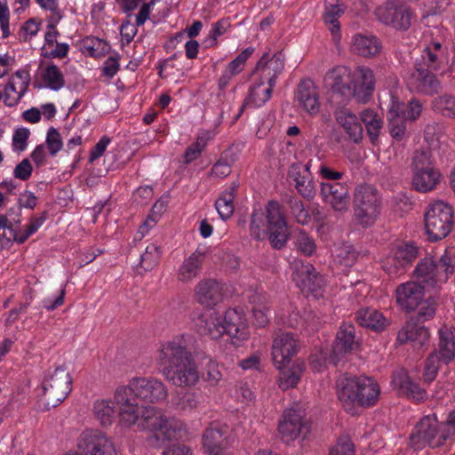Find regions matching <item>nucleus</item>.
I'll return each instance as SVG.
<instances>
[{
  "label": "nucleus",
  "mask_w": 455,
  "mask_h": 455,
  "mask_svg": "<svg viewBox=\"0 0 455 455\" xmlns=\"http://www.w3.org/2000/svg\"><path fill=\"white\" fill-rule=\"evenodd\" d=\"M370 70L358 66L351 72L344 66H338L324 76L325 86L330 90L331 104L343 108L351 99L357 103L365 104L370 100Z\"/></svg>",
  "instance_id": "nucleus-1"
},
{
  "label": "nucleus",
  "mask_w": 455,
  "mask_h": 455,
  "mask_svg": "<svg viewBox=\"0 0 455 455\" xmlns=\"http://www.w3.org/2000/svg\"><path fill=\"white\" fill-rule=\"evenodd\" d=\"M163 373L177 387L194 386L199 380V372L183 337L164 343L158 357Z\"/></svg>",
  "instance_id": "nucleus-2"
},
{
  "label": "nucleus",
  "mask_w": 455,
  "mask_h": 455,
  "mask_svg": "<svg viewBox=\"0 0 455 455\" xmlns=\"http://www.w3.org/2000/svg\"><path fill=\"white\" fill-rule=\"evenodd\" d=\"M299 348L298 339L291 332H279L272 342V360L280 371V387L286 390L294 387L301 378L305 364L302 361L292 359Z\"/></svg>",
  "instance_id": "nucleus-3"
},
{
  "label": "nucleus",
  "mask_w": 455,
  "mask_h": 455,
  "mask_svg": "<svg viewBox=\"0 0 455 455\" xmlns=\"http://www.w3.org/2000/svg\"><path fill=\"white\" fill-rule=\"evenodd\" d=\"M135 425L140 430L151 433L147 442L149 446L156 448L163 447L168 442L177 439L180 430L179 424L169 419L156 406L141 407Z\"/></svg>",
  "instance_id": "nucleus-4"
},
{
  "label": "nucleus",
  "mask_w": 455,
  "mask_h": 455,
  "mask_svg": "<svg viewBox=\"0 0 455 455\" xmlns=\"http://www.w3.org/2000/svg\"><path fill=\"white\" fill-rule=\"evenodd\" d=\"M439 68V56L430 49H424L415 59L413 69L406 78L409 90L425 95L437 93L441 88V83L434 71Z\"/></svg>",
  "instance_id": "nucleus-5"
},
{
  "label": "nucleus",
  "mask_w": 455,
  "mask_h": 455,
  "mask_svg": "<svg viewBox=\"0 0 455 455\" xmlns=\"http://www.w3.org/2000/svg\"><path fill=\"white\" fill-rule=\"evenodd\" d=\"M435 414L422 418L415 426L411 434V443L415 449H419L426 444L430 447L442 446L447 439L455 435V410L451 411L445 422L441 424Z\"/></svg>",
  "instance_id": "nucleus-6"
},
{
  "label": "nucleus",
  "mask_w": 455,
  "mask_h": 455,
  "mask_svg": "<svg viewBox=\"0 0 455 455\" xmlns=\"http://www.w3.org/2000/svg\"><path fill=\"white\" fill-rule=\"evenodd\" d=\"M72 389L71 376L63 366L49 370L44 378L39 402L44 410L60 405Z\"/></svg>",
  "instance_id": "nucleus-7"
},
{
  "label": "nucleus",
  "mask_w": 455,
  "mask_h": 455,
  "mask_svg": "<svg viewBox=\"0 0 455 455\" xmlns=\"http://www.w3.org/2000/svg\"><path fill=\"white\" fill-rule=\"evenodd\" d=\"M411 185L420 193L434 190L440 183L442 174L435 167L432 154L429 150H416L411 161Z\"/></svg>",
  "instance_id": "nucleus-8"
},
{
  "label": "nucleus",
  "mask_w": 455,
  "mask_h": 455,
  "mask_svg": "<svg viewBox=\"0 0 455 455\" xmlns=\"http://www.w3.org/2000/svg\"><path fill=\"white\" fill-rule=\"evenodd\" d=\"M366 377H339L336 381L337 394L343 408L352 415L356 407L370 406V397L365 395Z\"/></svg>",
  "instance_id": "nucleus-9"
},
{
  "label": "nucleus",
  "mask_w": 455,
  "mask_h": 455,
  "mask_svg": "<svg viewBox=\"0 0 455 455\" xmlns=\"http://www.w3.org/2000/svg\"><path fill=\"white\" fill-rule=\"evenodd\" d=\"M453 226V211L451 205L442 201L431 204L425 213V228L431 242L446 237Z\"/></svg>",
  "instance_id": "nucleus-10"
},
{
  "label": "nucleus",
  "mask_w": 455,
  "mask_h": 455,
  "mask_svg": "<svg viewBox=\"0 0 455 455\" xmlns=\"http://www.w3.org/2000/svg\"><path fill=\"white\" fill-rule=\"evenodd\" d=\"M360 347L361 339L355 336V326L349 323H342L329 353L330 363L336 368H342L349 355Z\"/></svg>",
  "instance_id": "nucleus-11"
},
{
  "label": "nucleus",
  "mask_w": 455,
  "mask_h": 455,
  "mask_svg": "<svg viewBox=\"0 0 455 455\" xmlns=\"http://www.w3.org/2000/svg\"><path fill=\"white\" fill-rule=\"evenodd\" d=\"M267 230L270 245L275 250L285 247L290 237L285 216L281 209V204L275 200L268 201L266 205Z\"/></svg>",
  "instance_id": "nucleus-12"
},
{
  "label": "nucleus",
  "mask_w": 455,
  "mask_h": 455,
  "mask_svg": "<svg viewBox=\"0 0 455 455\" xmlns=\"http://www.w3.org/2000/svg\"><path fill=\"white\" fill-rule=\"evenodd\" d=\"M134 386V379H132L127 385L119 386L114 394L115 403L119 407L120 420L126 427L136 424L138 412L141 409L139 406L140 397Z\"/></svg>",
  "instance_id": "nucleus-13"
},
{
  "label": "nucleus",
  "mask_w": 455,
  "mask_h": 455,
  "mask_svg": "<svg viewBox=\"0 0 455 455\" xmlns=\"http://www.w3.org/2000/svg\"><path fill=\"white\" fill-rule=\"evenodd\" d=\"M374 15L382 24L400 31L408 30L413 19L412 11L409 6L392 1L377 7Z\"/></svg>",
  "instance_id": "nucleus-14"
},
{
  "label": "nucleus",
  "mask_w": 455,
  "mask_h": 455,
  "mask_svg": "<svg viewBox=\"0 0 455 455\" xmlns=\"http://www.w3.org/2000/svg\"><path fill=\"white\" fill-rule=\"evenodd\" d=\"M277 430L281 440L290 443L300 435L305 437L310 432V425L301 411L287 409L283 412Z\"/></svg>",
  "instance_id": "nucleus-15"
},
{
  "label": "nucleus",
  "mask_w": 455,
  "mask_h": 455,
  "mask_svg": "<svg viewBox=\"0 0 455 455\" xmlns=\"http://www.w3.org/2000/svg\"><path fill=\"white\" fill-rule=\"evenodd\" d=\"M231 443V429L226 424L212 422L203 435V445L205 451L219 455L228 449Z\"/></svg>",
  "instance_id": "nucleus-16"
},
{
  "label": "nucleus",
  "mask_w": 455,
  "mask_h": 455,
  "mask_svg": "<svg viewBox=\"0 0 455 455\" xmlns=\"http://www.w3.org/2000/svg\"><path fill=\"white\" fill-rule=\"evenodd\" d=\"M78 448L84 455H116L111 441L98 430L84 431L79 438Z\"/></svg>",
  "instance_id": "nucleus-17"
},
{
  "label": "nucleus",
  "mask_w": 455,
  "mask_h": 455,
  "mask_svg": "<svg viewBox=\"0 0 455 455\" xmlns=\"http://www.w3.org/2000/svg\"><path fill=\"white\" fill-rule=\"evenodd\" d=\"M223 334L227 333L231 338L235 346H239L249 338L248 324L242 312L235 308H229L222 317Z\"/></svg>",
  "instance_id": "nucleus-18"
},
{
  "label": "nucleus",
  "mask_w": 455,
  "mask_h": 455,
  "mask_svg": "<svg viewBox=\"0 0 455 455\" xmlns=\"http://www.w3.org/2000/svg\"><path fill=\"white\" fill-rule=\"evenodd\" d=\"M283 69L284 56L281 52H277L272 56L268 52L264 53L255 67V71L259 73V80H266L270 86L275 85L276 78Z\"/></svg>",
  "instance_id": "nucleus-19"
},
{
  "label": "nucleus",
  "mask_w": 455,
  "mask_h": 455,
  "mask_svg": "<svg viewBox=\"0 0 455 455\" xmlns=\"http://www.w3.org/2000/svg\"><path fill=\"white\" fill-rule=\"evenodd\" d=\"M429 331L423 324L415 321H407L397 334V342L410 343L417 351H424L429 341Z\"/></svg>",
  "instance_id": "nucleus-20"
},
{
  "label": "nucleus",
  "mask_w": 455,
  "mask_h": 455,
  "mask_svg": "<svg viewBox=\"0 0 455 455\" xmlns=\"http://www.w3.org/2000/svg\"><path fill=\"white\" fill-rule=\"evenodd\" d=\"M195 292L200 304L211 307L223 300L224 283L216 279H204L196 285Z\"/></svg>",
  "instance_id": "nucleus-21"
},
{
  "label": "nucleus",
  "mask_w": 455,
  "mask_h": 455,
  "mask_svg": "<svg viewBox=\"0 0 455 455\" xmlns=\"http://www.w3.org/2000/svg\"><path fill=\"white\" fill-rule=\"evenodd\" d=\"M140 400L148 403H159L167 397L164 384L153 378H133Z\"/></svg>",
  "instance_id": "nucleus-22"
},
{
  "label": "nucleus",
  "mask_w": 455,
  "mask_h": 455,
  "mask_svg": "<svg viewBox=\"0 0 455 455\" xmlns=\"http://www.w3.org/2000/svg\"><path fill=\"white\" fill-rule=\"evenodd\" d=\"M425 287L418 282H408L400 284L396 289L397 303L406 311L416 309L422 302Z\"/></svg>",
  "instance_id": "nucleus-23"
},
{
  "label": "nucleus",
  "mask_w": 455,
  "mask_h": 455,
  "mask_svg": "<svg viewBox=\"0 0 455 455\" xmlns=\"http://www.w3.org/2000/svg\"><path fill=\"white\" fill-rule=\"evenodd\" d=\"M293 280L304 291L317 293L322 286V277L310 263L297 262L293 273Z\"/></svg>",
  "instance_id": "nucleus-24"
},
{
  "label": "nucleus",
  "mask_w": 455,
  "mask_h": 455,
  "mask_svg": "<svg viewBox=\"0 0 455 455\" xmlns=\"http://www.w3.org/2000/svg\"><path fill=\"white\" fill-rule=\"evenodd\" d=\"M320 194L323 200L338 212L347 209L348 190L339 182H322Z\"/></svg>",
  "instance_id": "nucleus-25"
},
{
  "label": "nucleus",
  "mask_w": 455,
  "mask_h": 455,
  "mask_svg": "<svg viewBox=\"0 0 455 455\" xmlns=\"http://www.w3.org/2000/svg\"><path fill=\"white\" fill-rule=\"evenodd\" d=\"M354 220L367 228L370 223V186L366 182L357 185L353 198Z\"/></svg>",
  "instance_id": "nucleus-26"
},
{
  "label": "nucleus",
  "mask_w": 455,
  "mask_h": 455,
  "mask_svg": "<svg viewBox=\"0 0 455 455\" xmlns=\"http://www.w3.org/2000/svg\"><path fill=\"white\" fill-rule=\"evenodd\" d=\"M414 277L419 283L435 287L446 282V274L439 271L436 262L431 258L422 259L414 270Z\"/></svg>",
  "instance_id": "nucleus-27"
},
{
  "label": "nucleus",
  "mask_w": 455,
  "mask_h": 455,
  "mask_svg": "<svg viewBox=\"0 0 455 455\" xmlns=\"http://www.w3.org/2000/svg\"><path fill=\"white\" fill-rule=\"evenodd\" d=\"M288 176L294 182L297 191L307 200H312L316 194L315 182L311 173H304L301 163L290 166Z\"/></svg>",
  "instance_id": "nucleus-28"
},
{
  "label": "nucleus",
  "mask_w": 455,
  "mask_h": 455,
  "mask_svg": "<svg viewBox=\"0 0 455 455\" xmlns=\"http://www.w3.org/2000/svg\"><path fill=\"white\" fill-rule=\"evenodd\" d=\"M296 98L299 106L308 114L315 115L319 112V96L316 87L311 79H304L299 83Z\"/></svg>",
  "instance_id": "nucleus-29"
},
{
  "label": "nucleus",
  "mask_w": 455,
  "mask_h": 455,
  "mask_svg": "<svg viewBox=\"0 0 455 455\" xmlns=\"http://www.w3.org/2000/svg\"><path fill=\"white\" fill-rule=\"evenodd\" d=\"M197 331L204 336L217 339L223 335L222 316L216 312L206 310L195 321Z\"/></svg>",
  "instance_id": "nucleus-30"
},
{
  "label": "nucleus",
  "mask_w": 455,
  "mask_h": 455,
  "mask_svg": "<svg viewBox=\"0 0 455 455\" xmlns=\"http://www.w3.org/2000/svg\"><path fill=\"white\" fill-rule=\"evenodd\" d=\"M344 0H325L323 20L331 33L332 40L338 44L341 39L339 19L345 12Z\"/></svg>",
  "instance_id": "nucleus-31"
},
{
  "label": "nucleus",
  "mask_w": 455,
  "mask_h": 455,
  "mask_svg": "<svg viewBox=\"0 0 455 455\" xmlns=\"http://www.w3.org/2000/svg\"><path fill=\"white\" fill-rule=\"evenodd\" d=\"M204 260L205 253L196 250L180 264L177 272V279L183 283H191L199 275Z\"/></svg>",
  "instance_id": "nucleus-32"
},
{
  "label": "nucleus",
  "mask_w": 455,
  "mask_h": 455,
  "mask_svg": "<svg viewBox=\"0 0 455 455\" xmlns=\"http://www.w3.org/2000/svg\"><path fill=\"white\" fill-rule=\"evenodd\" d=\"M274 87L275 86H270L269 84L267 87H265L264 81L261 80L252 84L250 87L247 98L244 100L239 112L235 116L233 123L239 119L246 106L249 105L259 108L264 105L270 99Z\"/></svg>",
  "instance_id": "nucleus-33"
},
{
  "label": "nucleus",
  "mask_w": 455,
  "mask_h": 455,
  "mask_svg": "<svg viewBox=\"0 0 455 455\" xmlns=\"http://www.w3.org/2000/svg\"><path fill=\"white\" fill-rule=\"evenodd\" d=\"M238 185L233 182L225 191L221 193L215 202V208L221 220H227L231 218L234 213V199L235 197Z\"/></svg>",
  "instance_id": "nucleus-34"
},
{
  "label": "nucleus",
  "mask_w": 455,
  "mask_h": 455,
  "mask_svg": "<svg viewBox=\"0 0 455 455\" xmlns=\"http://www.w3.org/2000/svg\"><path fill=\"white\" fill-rule=\"evenodd\" d=\"M395 381L397 382L401 392H403L407 397L411 398L416 402H422L427 399V395L426 389L419 387V385L410 379L407 374H399L398 379Z\"/></svg>",
  "instance_id": "nucleus-35"
},
{
  "label": "nucleus",
  "mask_w": 455,
  "mask_h": 455,
  "mask_svg": "<svg viewBox=\"0 0 455 455\" xmlns=\"http://www.w3.org/2000/svg\"><path fill=\"white\" fill-rule=\"evenodd\" d=\"M93 413L101 426H110L116 417L115 403L111 400H97L93 405Z\"/></svg>",
  "instance_id": "nucleus-36"
},
{
  "label": "nucleus",
  "mask_w": 455,
  "mask_h": 455,
  "mask_svg": "<svg viewBox=\"0 0 455 455\" xmlns=\"http://www.w3.org/2000/svg\"><path fill=\"white\" fill-rule=\"evenodd\" d=\"M284 204L288 206L290 213L295 221L300 225H307L311 220L309 212L303 202L296 196H286Z\"/></svg>",
  "instance_id": "nucleus-37"
},
{
  "label": "nucleus",
  "mask_w": 455,
  "mask_h": 455,
  "mask_svg": "<svg viewBox=\"0 0 455 455\" xmlns=\"http://www.w3.org/2000/svg\"><path fill=\"white\" fill-rule=\"evenodd\" d=\"M440 360L448 364L455 356V341L453 334L447 331H439Z\"/></svg>",
  "instance_id": "nucleus-38"
},
{
  "label": "nucleus",
  "mask_w": 455,
  "mask_h": 455,
  "mask_svg": "<svg viewBox=\"0 0 455 455\" xmlns=\"http://www.w3.org/2000/svg\"><path fill=\"white\" fill-rule=\"evenodd\" d=\"M199 398V395L196 393L180 392L172 398L171 406L180 411H192L197 407Z\"/></svg>",
  "instance_id": "nucleus-39"
},
{
  "label": "nucleus",
  "mask_w": 455,
  "mask_h": 455,
  "mask_svg": "<svg viewBox=\"0 0 455 455\" xmlns=\"http://www.w3.org/2000/svg\"><path fill=\"white\" fill-rule=\"evenodd\" d=\"M295 249L304 256H312L316 251L314 238L303 229H298L294 235Z\"/></svg>",
  "instance_id": "nucleus-40"
},
{
  "label": "nucleus",
  "mask_w": 455,
  "mask_h": 455,
  "mask_svg": "<svg viewBox=\"0 0 455 455\" xmlns=\"http://www.w3.org/2000/svg\"><path fill=\"white\" fill-rule=\"evenodd\" d=\"M419 249L414 243H405L399 247L394 256L395 263L399 264L402 267L411 265L418 257Z\"/></svg>",
  "instance_id": "nucleus-41"
},
{
  "label": "nucleus",
  "mask_w": 455,
  "mask_h": 455,
  "mask_svg": "<svg viewBox=\"0 0 455 455\" xmlns=\"http://www.w3.org/2000/svg\"><path fill=\"white\" fill-rule=\"evenodd\" d=\"M417 308H419L418 312L415 315L410 318V321H415L419 324H422L435 316L436 312V302L433 298L429 297L426 300H422Z\"/></svg>",
  "instance_id": "nucleus-42"
},
{
  "label": "nucleus",
  "mask_w": 455,
  "mask_h": 455,
  "mask_svg": "<svg viewBox=\"0 0 455 455\" xmlns=\"http://www.w3.org/2000/svg\"><path fill=\"white\" fill-rule=\"evenodd\" d=\"M161 254L160 247L155 243H150L140 256V267L145 271L153 269L158 264Z\"/></svg>",
  "instance_id": "nucleus-43"
},
{
  "label": "nucleus",
  "mask_w": 455,
  "mask_h": 455,
  "mask_svg": "<svg viewBox=\"0 0 455 455\" xmlns=\"http://www.w3.org/2000/svg\"><path fill=\"white\" fill-rule=\"evenodd\" d=\"M350 52L353 54L370 57V36L366 33H356L352 36Z\"/></svg>",
  "instance_id": "nucleus-44"
},
{
  "label": "nucleus",
  "mask_w": 455,
  "mask_h": 455,
  "mask_svg": "<svg viewBox=\"0 0 455 455\" xmlns=\"http://www.w3.org/2000/svg\"><path fill=\"white\" fill-rule=\"evenodd\" d=\"M43 79L46 85L53 91L60 90L65 84L63 75L59 68L53 64L45 68L43 74Z\"/></svg>",
  "instance_id": "nucleus-45"
},
{
  "label": "nucleus",
  "mask_w": 455,
  "mask_h": 455,
  "mask_svg": "<svg viewBox=\"0 0 455 455\" xmlns=\"http://www.w3.org/2000/svg\"><path fill=\"white\" fill-rule=\"evenodd\" d=\"M433 108L436 112L447 117H455V97L443 95L433 100Z\"/></svg>",
  "instance_id": "nucleus-46"
},
{
  "label": "nucleus",
  "mask_w": 455,
  "mask_h": 455,
  "mask_svg": "<svg viewBox=\"0 0 455 455\" xmlns=\"http://www.w3.org/2000/svg\"><path fill=\"white\" fill-rule=\"evenodd\" d=\"M440 356L437 351L432 352L425 362V370L423 374V379L426 383L432 382L438 372L440 366Z\"/></svg>",
  "instance_id": "nucleus-47"
},
{
  "label": "nucleus",
  "mask_w": 455,
  "mask_h": 455,
  "mask_svg": "<svg viewBox=\"0 0 455 455\" xmlns=\"http://www.w3.org/2000/svg\"><path fill=\"white\" fill-rule=\"evenodd\" d=\"M259 298L257 294L251 297V302L253 304L252 315L254 318V323L259 327H264L268 323V317L267 312L268 307L259 302Z\"/></svg>",
  "instance_id": "nucleus-48"
},
{
  "label": "nucleus",
  "mask_w": 455,
  "mask_h": 455,
  "mask_svg": "<svg viewBox=\"0 0 455 455\" xmlns=\"http://www.w3.org/2000/svg\"><path fill=\"white\" fill-rule=\"evenodd\" d=\"M392 118H390L389 127L390 133L394 139L397 141H401L407 137V120L403 117H400L398 114L395 115L390 113Z\"/></svg>",
  "instance_id": "nucleus-49"
},
{
  "label": "nucleus",
  "mask_w": 455,
  "mask_h": 455,
  "mask_svg": "<svg viewBox=\"0 0 455 455\" xmlns=\"http://www.w3.org/2000/svg\"><path fill=\"white\" fill-rule=\"evenodd\" d=\"M229 28L230 22L228 20L222 19L214 23L209 37L204 41L206 47L215 46L217 44L218 37L224 35Z\"/></svg>",
  "instance_id": "nucleus-50"
},
{
  "label": "nucleus",
  "mask_w": 455,
  "mask_h": 455,
  "mask_svg": "<svg viewBox=\"0 0 455 455\" xmlns=\"http://www.w3.org/2000/svg\"><path fill=\"white\" fill-rule=\"evenodd\" d=\"M330 455H355L350 437L347 435L339 436L336 445L331 449Z\"/></svg>",
  "instance_id": "nucleus-51"
},
{
  "label": "nucleus",
  "mask_w": 455,
  "mask_h": 455,
  "mask_svg": "<svg viewBox=\"0 0 455 455\" xmlns=\"http://www.w3.org/2000/svg\"><path fill=\"white\" fill-rule=\"evenodd\" d=\"M253 47H248L243 50L228 64L227 70L234 76L239 74L243 69L246 60L253 53Z\"/></svg>",
  "instance_id": "nucleus-52"
},
{
  "label": "nucleus",
  "mask_w": 455,
  "mask_h": 455,
  "mask_svg": "<svg viewBox=\"0 0 455 455\" xmlns=\"http://www.w3.org/2000/svg\"><path fill=\"white\" fill-rule=\"evenodd\" d=\"M45 144L51 156H55L63 146L60 132L54 127L49 128L46 135Z\"/></svg>",
  "instance_id": "nucleus-53"
},
{
  "label": "nucleus",
  "mask_w": 455,
  "mask_h": 455,
  "mask_svg": "<svg viewBox=\"0 0 455 455\" xmlns=\"http://www.w3.org/2000/svg\"><path fill=\"white\" fill-rule=\"evenodd\" d=\"M262 216L260 211H253L251 216L250 235L257 241L264 239L265 231L261 229Z\"/></svg>",
  "instance_id": "nucleus-54"
},
{
  "label": "nucleus",
  "mask_w": 455,
  "mask_h": 455,
  "mask_svg": "<svg viewBox=\"0 0 455 455\" xmlns=\"http://www.w3.org/2000/svg\"><path fill=\"white\" fill-rule=\"evenodd\" d=\"M439 271L442 274H446V280L448 275L452 274L455 268V255L451 251L446 250L444 254L440 258L436 263Z\"/></svg>",
  "instance_id": "nucleus-55"
},
{
  "label": "nucleus",
  "mask_w": 455,
  "mask_h": 455,
  "mask_svg": "<svg viewBox=\"0 0 455 455\" xmlns=\"http://www.w3.org/2000/svg\"><path fill=\"white\" fill-rule=\"evenodd\" d=\"M329 353L330 351L328 352L322 349H317L312 353L309 356L311 368L314 371H321L327 363H330Z\"/></svg>",
  "instance_id": "nucleus-56"
},
{
  "label": "nucleus",
  "mask_w": 455,
  "mask_h": 455,
  "mask_svg": "<svg viewBox=\"0 0 455 455\" xmlns=\"http://www.w3.org/2000/svg\"><path fill=\"white\" fill-rule=\"evenodd\" d=\"M205 145L206 142L203 140V138H198L194 144H192L187 148L184 154V162L186 164H189L192 161L196 160L200 156L201 152L204 150Z\"/></svg>",
  "instance_id": "nucleus-57"
},
{
  "label": "nucleus",
  "mask_w": 455,
  "mask_h": 455,
  "mask_svg": "<svg viewBox=\"0 0 455 455\" xmlns=\"http://www.w3.org/2000/svg\"><path fill=\"white\" fill-rule=\"evenodd\" d=\"M32 172L33 167L30 161L28 158H25L14 168L13 176L16 179L26 181L30 178Z\"/></svg>",
  "instance_id": "nucleus-58"
},
{
  "label": "nucleus",
  "mask_w": 455,
  "mask_h": 455,
  "mask_svg": "<svg viewBox=\"0 0 455 455\" xmlns=\"http://www.w3.org/2000/svg\"><path fill=\"white\" fill-rule=\"evenodd\" d=\"M29 131L27 128L17 129L12 136V147L15 150L23 151L27 147L29 137Z\"/></svg>",
  "instance_id": "nucleus-59"
},
{
  "label": "nucleus",
  "mask_w": 455,
  "mask_h": 455,
  "mask_svg": "<svg viewBox=\"0 0 455 455\" xmlns=\"http://www.w3.org/2000/svg\"><path fill=\"white\" fill-rule=\"evenodd\" d=\"M10 12L7 0H0V27L3 32V37L6 38L10 36L9 30Z\"/></svg>",
  "instance_id": "nucleus-60"
},
{
  "label": "nucleus",
  "mask_w": 455,
  "mask_h": 455,
  "mask_svg": "<svg viewBox=\"0 0 455 455\" xmlns=\"http://www.w3.org/2000/svg\"><path fill=\"white\" fill-rule=\"evenodd\" d=\"M335 117L337 122L345 130L358 122L357 117L354 114L350 113L347 109H343L342 108L335 112Z\"/></svg>",
  "instance_id": "nucleus-61"
},
{
  "label": "nucleus",
  "mask_w": 455,
  "mask_h": 455,
  "mask_svg": "<svg viewBox=\"0 0 455 455\" xmlns=\"http://www.w3.org/2000/svg\"><path fill=\"white\" fill-rule=\"evenodd\" d=\"M390 321L377 310L371 313V331L381 332L389 326Z\"/></svg>",
  "instance_id": "nucleus-62"
},
{
  "label": "nucleus",
  "mask_w": 455,
  "mask_h": 455,
  "mask_svg": "<svg viewBox=\"0 0 455 455\" xmlns=\"http://www.w3.org/2000/svg\"><path fill=\"white\" fill-rule=\"evenodd\" d=\"M39 23L35 19L28 20L20 28V39L23 41L28 40V36H33L38 32Z\"/></svg>",
  "instance_id": "nucleus-63"
},
{
  "label": "nucleus",
  "mask_w": 455,
  "mask_h": 455,
  "mask_svg": "<svg viewBox=\"0 0 455 455\" xmlns=\"http://www.w3.org/2000/svg\"><path fill=\"white\" fill-rule=\"evenodd\" d=\"M231 172L229 163L224 159L223 156L212 168L211 174L216 178H225Z\"/></svg>",
  "instance_id": "nucleus-64"
}]
</instances>
